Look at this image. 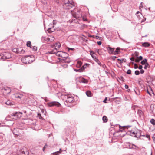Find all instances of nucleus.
I'll list each match as a JSON object with an SVG mask.
<instances>
[{"instance_id":"1","label":"nucleus","mask_w":155,"mask_h":155,"mask_svg":"<svg viewBox=\"0 0 155 155\" xmlns=\"http://www.w3.org/2000/svg\"><path fill=\"white\" fill-rule=\"evenodd\" d=\"M74 5V4L72 0H64L63 6L65 9H70Z\"/></svg>"},{"instance_id":"2","label":"nucleus","mask_w":155,"mask_h":155,"mask_svg":"<svg viewBox=\"0 0 155 155\" xmlns=\"http://www.w3.org/2000/svg\"><path fill=\"white\" fill-rule=\"evenodd\" d=\"M56 55L59 57H61L64 58V59H65L68 58V54L66 52L61 51H58L56 53Z\"/></svg>"},{"instance_id":"3","label":"nucleus","mask_w":155,"mask_h":155,"mask_svg":"<svg viewBox=\"0 0 155 155\" xmlns=\"http://www.w3.org/2000/svg\"><path fill=\"white\" fill-rule=\"evenodd\" d=\"M77 10V12L71 11L72 14L74 17L75 18H78L81 17V13L80 10Z\"/></svg>"},{"instance_id":"4","label":"nucleus","mask_w":155,"mask_h":155,"mask_svg":"<svg viewBox=\"0 0 155 155\" xmlns=\"http://www.w3.org/2000/svg\"><path fill=\"white\" fill-rule=\"evenodd\" d=\"M65 99H67L66 102L68 103H71L73 101V97L71 95H65Z\"/></svg>"},{"instance_id":"5","label":"nucleus","mask_w":155,"mask_h":155,"mask_svg":"<svg viewBox=\"0 0 155 155\" xmlns=\"http://www.w3.org/2000/svg\"><path fill=\"white\" fill-rule=\"evenodd\" d=\"M60 104L59 102L56 101H53L48 103V105L49 107L54 106L59 107L60 106Z\"/></svg>"},{"instance_id":"6","label":"nucleus","mask_w":155,"mask_h":155,"mask_svg":"<svg viewBox=\"0 0 155 155\" xmlns=\"http://www.w3.org/2000/svg\"><path fill=\"white\" fill-rule=\"evenodd\" d=\"M0 57L3 59H9L11 58V55L9 54L5 53V54H2L0 55Z\"/></svg>"},{"instance_id":"7","label":"nucleus","mask_w":155,"mask_h":155,"mask_svg":"<svg viewBox=\"0 0 155 155\" xmlns=\"http://www.w3.org/2000/svg\"><path fill=\"white\" fill-rule=\"evenodd\" d=\"M107 50L108 51V52L110 54H114V48L109 47L107 48Z\"/></svg>"},{"instance_id":"8","label":"nucleus","mask_w":155,"mask_h":155,"mask_svg":"<svg viewBox=\"0 0 155 155\" xmlns=\"http://www.w3.org/2000/svg\"><path fill=\"white\" fill-rule=\"evenodd\" d=\"M54 39V37L52 36H50L48 37L47 38V41H52Z\"/></svg>"},{"instance_id":"9","label":"nucleus","mask_w":155,"mask_h":155,"mask_svg":"<svg viewBox=\"0 0 155 155\" xmlns=\"http://www.w3.org/2000/svg\"><path fill=\"white\" fill-rule=\"evenodd\" d=\"M79 81L80 83H87L88 82V81L87 80L83 78L80 79H79Z\"/></svg>"},{"instance_id":"10","label":"nucleus","mask_w":155,"mask_h":155,"mask_svg":"<svg viewBox=\"0 0 155 155\" xmlns=\"http://www.w3.org/2000/svg\"><path fill=\"white\" fill-rule=\"evenodd\" d=\"M25 52V51L23 49L20 48L18 49V54H23Z\"/></svg>"},{"instance_id":"11","label":"nucleus","mask_w":155,"mask_h":155,"mask_svg":"<svg viewBox=\"0 0 155 155\" xmlns=\"http://www.w3.org/2000/svg\"><path fill=\"white\" fill-rule=\"evenodd\" d=\"M61 46V44L59 43H57L54 45H53L52 46V47L53 48L54 47H57L56 48H59Z\"/></svg>"},{"instance_id":"12","label":"nucleus","mask_w":155,"mask_h":155,"mask_svg":"<svg viewBox=\"0 0 155 155\" xmlns=\"http://www.w3.org/2000/svg\"><path fill=\"white\" fill-rule=\"evenodd\" d=\"M55 50H57V48H55L54 49L52 50L51 51H49L48 53L51 54H56V53H57V52H55Z\"/></svg>"},{"instance_id":"13","label":"nucleus","mask_w":155,"mask_h":155,"mask_svg":"<svg viewBox=\"0 0 155 155\" xmlns=\"http://www.w3.org/2000/svg\"><path fill=\"white\" fill-rule=\"evenodd\" d=\"M13 96L16 98L20 99L21 97V94H14Z\"/></svg>"},{"instance_id":"14","label":"nucleus","mask_w":155,"mask_h":155,"mask_svg":"<svg viewBox=\"0 0 155 155\" xmlns=\"http://www.w3.org/2000/svg\"><path fill=\"white\" fill-rule=\"evenodd\" d=\"M117 60L120 61V64L123 62H125L126 61V60L125 59H118Z\"/></svg>"},{"instance_id":"15","label":"nucleus","mask_w":155,"mask_h":155,"mask_svg":"<svg viewBox=\"0 0 155 155\" xmlns=\"http://www.w3.org/2000/svg\"><path fill=\"white\" fill-rule=\"evenodd\" d=\"M120 48H117L115 51H114V55L117 54H118L120 51Z\"/></svg>"},{"instance_id":"16","label":"nucleus","mask_w":155,"mask_h":155,"mask_svg":"<svg viewBox=\"0 0 155 155\" xmlns=\"http://www.w3.org/2000/svg\"><path fill=\"white\" fill-rule=\"evenodd\" d=\"M16 114H17V117H18V118H20L22 116V113L21 112H17L15 113Z\"/></svg>"},{"instance_id":"17","label":"nucleus","mask_w":155,"mask_h":155,"mask_svg":"<svg viewBox=\"0 0 155 155\" xmlns=\"http://www.w3.org/2000/svg\"><path fill=\"white\" fill-rule=\"evenodd\" d=\"M82 63L80 61H78L77 64H76V66L78 68H80L81 66Z\"/></svg>"},{"instance_id":"18","label":"nucleus","mask_w":155,"mask_h":155,"mask_svg":"<svg viewBox=\"0 0 155 155\" xmlns=\"http://www.w3.org/2000/svg\"><path fill=\"white\" fill-rule=\"evenodd\" d=\"M63 60L65 63H69L70 62V61L68 58H67L65 59H63Z\"/></svg>"},{"instance_id":"19","label":"nucleus","mask_w":155,"mask_h":155,"mask_svg":"<svg viewBox=\"0 0 155 155\" xmlns=\"http://www.w3.org/2000/svg\"><path fill=\"white\" fill-rule=\"evenodd\" d=\"M86 95L88 97H91V91H87L86 92Z\"/></svg>"},{"instance_id":"20","label":"nucleus","mask_w":155,"mask_h":155,"mask_svg":"<svg viewBox=\"0 0 155 155\" xmlns=\"http://www.w3.org/2000/svg\"><path fill=\"white\" fill-rule=\"evenodd\" d=\"M104 122H106L107 121V117L104 116L102 118Z\"/></svg>"},{"instance_id":"21","label":"nucleus","mask_w":155,"mask_h":155,"mask_svg":"<svg viewBox=\"0 0 155 155\" xmlns=\"http://www.w3.org/2000/svg\"><path fill=\"white\" fill-rule=\"evenodd\" d=\"M12 118L15 120L18 119V117H17V114H16L15 113L12 116Z\"/></svg>"},{"instance_id":"22","label":"nucleus","mask_w":155,"mask_h":155,"mask_svg":"<svg viewBox=\"0 0 155 155\" xmlns=\"http://www.w3.org/2000/svg\"><path fill=\"white\" fill-rule=\"evenodd\" d=\"M142 45L143 46L145 47H147L149 46V44L147 42H145L142 44Z\"/></svg>"},{"instance_id":"23","label":"nucleus","mask_w":155,"mask_h":155,"mask_svg":"<svg viewBox=\"0 0 155 155\" xmlns=\"http://www.w3.org/2000/svg\"><path fill=\"white\" fill-rule=\"evenodd\" d=\"M61 153V152L60 151H58L51 154V155H58Z\"/></svg>"},{"instance_id":"24","label":"nucleus","mask_w":155,"mask_h":155,"mask_svg":"<svg viewBox=\"0 0 155 155\" xmlns=\"http://www.w3.org/2000/svg\"><path fill=\"white\" fill-rule=\"evenodd\" d=\"M147 61L146 59H145L143 60L142 61H141V63L142 65L144 64H146V63H147Z\"/></svg>"},{"instance_id":"25","label":"nucleus","mask_w":155,"mask_h":155,"mask_svg":"<svg viewBox=\"0 0 155 155\" xmlns=\"http://www.w3.org/2000/svg\"><path fill=\"white\" fill-rule=\"evenodd\" d=\"M150 122L153 125H155V120L153 119H152L150 121Z\"/></svg>"},{"instance_id":"26","label":"nucleus","mask_w":155,"mask_h":155,"mask_svg":"<svg viewBox=\"0 0 155 155\" xmlns=\"http://www.w3.org/2000/svg\"><path fill=\"white\" fill-rule=\"evenodd\" d=\"M26 45L27 46L30 47L31 48V42L30 41H28L27 42Z\"/></svg>"},{"instance_id":"27","label":"nucleus","mask_w":155,"mask_h":155,"mask_svg":"<svg viewBox=\"0 0 155 155\" xmlns=\"http://www.w3.org/2000/svg\"><path fill=\"white\" fill-rule=\"evenodd\" d=\"M12 51L14 52H15L18 54V49L14 48L13 49Z\"/></svg>"},{"instance_id":"28","label":"nucleus","mask_w":155,"mask_h":155,"mask_svg":"<svg viewBox=\"0 0 155 155\" xmlns=\"http://www.w3.org/2000/svg\"><path fill=\"white\" fill-rule=\"evenodd\" d=\"M145 64V66L144 68L145 69H146L147 68L149 67V65L147 63H146Z\"/></svg>"},{"instance_id":"29","label":"nucleus","mask_w":155,"mask_h":155,"mask_svg":"<svg viewBox=\"0 0 155 155\" xmlns=\"http://www.w3.org/2000/svg\"><path fill=\"white\" fill-rule=\"evenodd\" d=\"M134 54L136 57L138 58V56L139 55V53L137 52H135L134 53Z\"/></svg>"},{"instance_id":"30","label":"nucleus","mask_w":155,"mask_h":155,"mask_svg":"<svg viewBox=\"0 0 155 155\" xmlns=\"http://www.w3.org/2000/svg\"><path fill=\"white\" fill-rule=\"evenodd\" d=\"M140 74L139 71L138 70H136L135 71V74L136 75H138Z\"/></svg>"},{"instance_id":"31","label":"nucleus","mask_w":155,"mask_h":155,"mask_svg":"<svg viewBox=\"0 0 155 155\" xmlns=\"http://www.w3.org/2000/svg\"><path fill=\"white\" fill-rule=\"evenodd\" d=\"M138 113L139 115H141L143 114L142 111L140 110H138Z\"/></svg>"},{"instance_id":"32","label":"nucleus","mask_w":155,"mask_h":155,"mask_svg":"<svg viewBox=\"0 0 155 155\" xmlns=\"http://www.w3.org/2000/svg\"><path fill=\"white\" fill-rule=\"evenodd\" d=\"M6 104L7 105H10L11 104V103L10 102V101H7L6 103Z\"/></svg>"},{"instance_id":"33","label":"nucleus","mask_w":155,"mask_h":155,"mask_svg":"<svg viewBox=\"0 0 155 155\" xmlns=\"http://www.w3.org/2000/svg\"><path fill=\"white\" fill-rule=\"evenodd\" d=\"M127 74H131V71L130 69H129L127 70Z\"/></svg>"},{"instance_id":"34","label":"nucleus","mask_w":155,"mask_h":155,"mask_svg":"<svg viewBox=\"0 0 155 155\" xmlns=\"http://www.w3.org/2000/svg\"><path fill=\"white\" fill-rule=\"evenodd\" d=\"M37 48L36 46H33V47L32 49L34 51H35L37 50Z\"/></svg>"},{"instance_id":"35","label":"nucleus","mask_w":155,"mask_h":155,"mask_svg":"<svg viewBox=\"0 0 155 155\" xmlns=\"http://www.w3.org/2000/svg\"><path fill=\"white\" fill-rule=\"evenodd\" d=\"M86 68V66H85V65H84L81 68V71L83 70H84V69Z\"/></svg>"},{"instance_id":"36","label":"nucleus","mask_w":155,"mask_h":155,"mask_svg":"<svg viewBox=\"0 0 155 155\" xmlns=\"http://www.w3.org/2000/svg\"><path fill=\"white\" fill-rule=\"evenodd\" d=\"M132 133L134 135V137H137V134L136 133H135L134 131Z\"/></svg>"},{"instance_id":"37","label":"nucleus","mask_w":155,"mask_h":155,"mask_svg":"<svg viewBox=\"0 0 155 155\" xmlns=\"http://www.w3.org/2000/svg\"><path fill=\"white\" fill-rule=\"evenodd\" d=\"M134 68L135 69H137L138 68V66L136 64H134Z\"/></svg>"},{"instance_id":"38","label":"nucleus","mask_w":155,"mask_h":155,"mask_svg":"<svg viewBox=\"0 0 155 155\" xmlns=\"http://www.w3.org/2000/svg\"><path fill=\"white\" fill-rule=\"evenodd\" d=\"M143 7V4H142V2H141L140 3V6H139V8L140 9L142 7Z\"/></svg>"},{"instance_id":"39","label":"nucleus","mask_w":155,"mask_h":155,"mask_svg":"<svg viewBox=\"0 0 155 155\" xmlns=\"http://www.w3.org/2000/svg\"><path fill=\"white\" fill-rule=\"evenodd\" d=\"M90 54L91 56H92V55H93V54H94V52H93L92 51H90Z\"/></svg>"},{"instance_id":"40","label":"nucleus","mask_w":155,"mask_h":155,"mask_svg":"<svg viewBox=\"0 0 155 155\" xmlns=\"http://www.w3.org/2000/svg\"><path fill=\"white\" fill-rule=\"evenodd\" d=\"M140 61V60H139V59L138 58H137L135 60V62H139Z\"/></svg>"},{"instance_id":"41","label":"nucleus","mask_w":155,"mask_h":155,"mask_svg":"<svg viewBox=\"0 0 155 155\" xmlns=\"http://www.w3.org/2000/svg\"><path fill=\"white\" fill-rule=\"evenodd\" d=\"M75 71H76L79 72H81L82 71L81 69H78V70L75 69Z\"/></svg>"},{"instance_id":"42","label":"nucleus","mask_w":155,"mask_h":155,"mask_svg":"<svg viewBox=\"0 0 155 155\" xmlns=\"http://www.w3.org/2000/svg\"><path fill=\"white\" fill-rule=\"evenodd\" d=\"M48 32H49L50 33H51L52 32H53L52 31H51V28H48Z\"/></svg>"},{"instance_id":"43","label":"nucleus","mask_w":155,"mask_h":155,"mask_svg":"<svg viewBox=\"0 0 155 155\" xmlns=\"http://www.w3.org/2000/svg\"><path fill=\"white\" fill-rule=\"evenodd\" d=\"M140 60H141L143 58L141 56H140L139 57V58H138Z\"/></svg>"},{"instance_id":"44","label":"nucleus","mask_w":155,"mask_h":155,"mask_svg":"<svg viewBox=\"0 0 155 155\" xmlns=\"http://www.w3.org/2000/svg\"><path fill=\"white\" fill-rule=\"evenodd\" d=\"M130 60L132 61H134L135 60L134 57H131L130 58Z\"/></svg>"},{"instance_id":"45","label":"nucleus","mask_w":155,"mask_h":155,"mask_svg":"<svg viewBox=\"0 0 155 155\" xmlns=\"http://www.w3.org/2000/svg\"><path fill=\"white\" fill-rule=\"evenodd\" d=\"M47 147V145H45L44 147H43V151H44L45 150V149L46 147Z\"/></svg>"},{"instance_id":"46","label":"nucleus","mask_w":155,"mask_h":155,"mask_svg":"<svg viewBox=\"0 0 155 155\" xmlns=\"http://www.w3.org/2000/svg\"><path fill=\"white\" fill-rule=\"evenodd\" d=\"M97 43L99 45H100L101 44V42L100 41L97 42Z\"/></svg>"},{"instance_id":"47","label":"nucleus","mask_w":155,"mask_h":155,"mask_svg":"<svg viewBox=\"0 0 155 155\" xmlns=\"http://www.w3.org/2000/svg\"><path fill=\"white\" fill-rule=\"evenodd\" d=\"M143 68V67L142 65H140L139 66L138 68L139 69H141Z\"/></svg>"},{"instance_id":"48","label":"nucleus","mask_w":155,"mask_h":155,"mask_svg":"<svg viewBox=\"0 0 155 155\" xmlns=\"http://www.w3.org/2000/svg\"><path fill=\"white\" fill-rule=\"evenodd\" d=\"M95 61H96V62H97V63L98 62V61H99V60H98V59H97V58H95Z\"/></svg>"},{"instance_id":"49","label":"nucleus","mask_w":155,"mask_h":155,"mask_svg":"<svg viewBox=\"0 0 155 155\" xmlns=\"http://www.w3.org/2000/svg\"><path fill=\"white\" fill-rule=\"evenodd\" d=\"M144 72V71L143 70L141 69L140 70V73L141 74H143Z\"/></svg>"},{"instance_id":"50","label":"nucleus","mask_w":155,"mask_h":155,"mask_svg":"<svg viewBox=\"0 0 155 155\" xmlns=\"http://www.w3.org/2000/svg\"><path fill=\"white\" fill-rule=\"evenodd\" d=\"M140 13L141 15H142V14L141 13L139 12V11H137L136 13V14L137 15V14H138Z\"/></svg>"},{"instance_id":"51","label":"nucleus","mask_w":155,"mask_h":155,"mask_svg":"<svg viewBox=\"0 0 155 155\" xmlns=\"http://www.w3.org/2000/svg\"><path fill=\"white\" fill-rule=\"evenodd\" d=\"M128 86L127 85H125V87L126 89H128Z\"/></svg>"},{"instance_id":"52","label":"nucleus","mask_w":155,"mask_h":155,"mask_svg":"<svg viewBox=\"0 0 155 155\" xmlns=\"http://www.w3.org/2000/svg\"><path fill=\"white\" fill-rule=\"evenodd\" d=\"M146 137L147 138H149V139H150V135H146Z\"/></svg>"},{"instance_id":"53","label":"nucleus","mask_w":155,"mask_h":155,"mask_svg":"<svg viewBox=\"0 0 155 155\" xmlns=\"http://www.w3.org/2000/svg\"><path fill=\"white\" fill-rule=\"evenodd\" d=\"M94 59V60L95 59V58H96V57L95 56L94 54H93V55H92L91 56Z\"/></svg>"},{"instance_id":"54","label":"nucleus","mask_w":155,"mask_h":155,"mask_svg":"<svg viewBox=\"0 0 155 155\" xmlns=\"http://www.w3.org/2000/svg\"><path fill=\"white\" fill-rule=\"evenodd\" d=\"M106 100H107V98L106 97L105 98V99L103 101V102L104 103H106Z\"/></svg>"},{"instance_id":"55","label":"nucleus","mask_w":155,"mask_h":155,"mask_svg":"<svg viewBox=\"0 0 155 155\" xmlns=\"http://www.w3.org/2000/svg\"><path fill=\"white\" fill-rule=\"evenodd\" d=\"M68 49L69 50H74V48H68Z\"/></svg>"},{"instance_id":"56","label":"nucleus","mask_w":155,"mask_h":155,"mask_svg":"<svg viewBox=\"0 0 155 155\" xmlns=\"http://www.w3.org/2000/svg\"><path fill=\"white\" fill-rule=\"evenodd\" d=\"M97 63L99 65H100V66H101V64L100 61H98V62Z\"/></svg>"},{"instance_id":"57","label":"nucleus","mask_w":155,"mask_h":155,"mask_svg":"<svg viewBox=\"0 0 155 155\" xmlns=\"http://www.w3.org/2000/svg\"><path fill=\"white\" fill-rule=\"evenodd\" d=\"M53 24L54 25L56 23L55 22V20H53Z\"/></svg>"},{"instance_id":"58","label":"nucleus","mask_w":155,"mask_h":155,"mask_svg":"<svg viewBox=\"0 0 155 155\" xmlns=\"http://www.w3.org/2000/svg\"><path fill=\"white\" fill-rule=\"evenodd\" d=\"M134 90V91H135V93H136V94H137V95H139V94H138V93H137V92H136V91H135V90Z\"/></svg>"},{"instance_id":"59","label":"nucleus","mask_w":155,"mask_h":155,"mask_svg":"<svg viewBox=\"0 0 155 155\" xmlns=\"http://www.w3.org/2000/svg\"><path fill=\"white\" fill-rule=\"evenodd\" d=\"M8 89L9 90V92L8 93H9L11 92V90L10 88H8Z\"/></svg>"},{"instance_id":"60","label":"nucleus","mask_w":155,"mask_h":155,"mask_svg":"<svg viewBox=\"0 0 155 155\" xmlns=\"http://www.w3.org/2000/svg\"><path fill=\"white\" fill-rule=\"evenodd\" d=\"M116 56H114L113 58L114 59V60L115 58H116Z\"/></svg>"},{"instance_id":"61","label":"nucleus","mask_w":155,"mask_h":155,"mask_svg":"<svg viewBox=\"0 0 155 155\" xmlns=\"http://www.w3.org/2000/svg\"><path fill=\"white\" fill-rule=\"evenodd\" d=\"M147 93H148V94L150 95V93L149 92V91L147 90Z\"/></svg>"},{"instance_id":"62","label":"nucleus","mask_w":155,"mask_h":155,"mask_svg":"<svg viewBox=\"0 0 155 155\" xmlns=\"http://www.w3.org/2000/svg\"><path fill=\"white\" fill-rule=\"evenodd\" d=\"M98 38H99V37L98 36H96V38L97 39Z\"/></svg>"},{"instance_id":"63","label":"nucleus","mask_w":155,"mask_h":155,"mask_svg":"<svg viewBox=\"0 0 155 155\" xmlns=\"http://www.w3.org/2000/svg\"><path fill=\"white\" fill-rule=\"evenodd\" d=\"M38 116H39V115H40V117H41V115H40V114H38Z\"/></svg>"},{"instance_id":"64","label":"nucleus","mask_w":155,"mask_h":155,"mask_svg":"<svg viewBox=\"0 0 155 155\" xmlns=\"http://www.w3.org/2000/svg\"><path fill=\"white\" fill-rule=\"evenodd\" d=\"M97 52H98V53H99V50L98 49V50H97Z\"/></svg>"}]
</instances>
